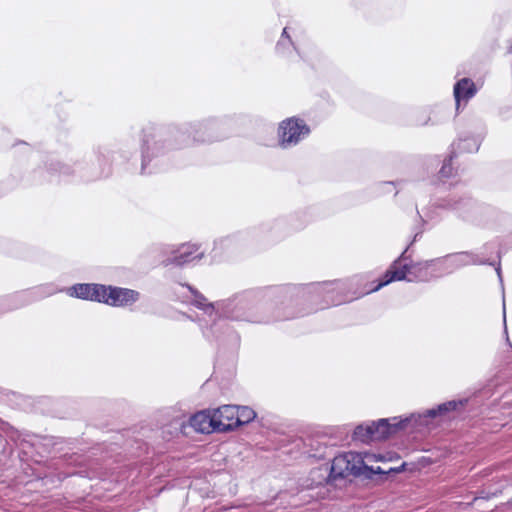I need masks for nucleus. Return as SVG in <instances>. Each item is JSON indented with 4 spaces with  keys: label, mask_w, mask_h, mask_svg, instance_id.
<instances>
[{
    "label": "nucleus",
    "mask_w": 512,
    "mask_h": 512,
    "mask_svg": "<svg viewBox=\"0 0 512 512\" xmlns=\"http://www.w3.org/2000/svg\"><path fill=\"white\" fill-rule=\"evenodd\" d=\"M212 412L217 431L224 432L237 428L236 405H223L217 409H214Z\"/></svg>",
    "instance_id": "obj_8"
},
{
    "label": "nucleus",
    "mask_w": 512,
    "mask_h": 512,
    "mask_svg": "<svg viewBox=\"0 0 512 512\" xmlns=\"http://www.w3.org/2000/svg\"><path fill=\"white\" fill-rule=\"evenodd\" d=\"M353 437L355 440L361 442H370L372 441L370 424H362L356 427L353 433Z\"/></svg>",
    "instance_id": "obj_15"
},
{
    "label": "nucleus",
    "mask_w": 512,
    "mask_h": 512,
    "mask_svg": "<svg viewBox=\"0 0 512 512\" xmlns=\"http://www.w3.org/2000/svg\"><path fill=\"white\" fill-rule=\"evenodd\" d=\"M310 134V128L304 120L291 117L283 120L278 126V142L280 147L288 149L296 146Z\"/></svg>",
    "instance_id": "obj_2"
},
{
    "label": "nucleus",
    "mask_w": 512,
    "mask_h": 512,
    "mask_svg": "<svg viewBox=\"0 0 512 512\" xmlns=\"http://www.w3.org/2000/svg\"><path fill=\"white\" fill-rule=\"evenodd\" d=\"M200 130H201V127H199V129H195V135H194V140L195 141H198V142H205V141H210L211 140V137L209 136H204V134L200 133Z\"/></svg>",
    "instance_id": "obj_18"
},
{
    "label": "nucleus",
    "mask_w": 512,
    "mask_h": 512,
    "mask_svg": "<svg viewBox=\"0 0 512 512\" xmlns=\"http://www.w3.org/2000/svg\"><path fill=\"white\" fill-rule=\"evenodd\" d=\"M100 303L113 307H126L133 305L140 298V293L133 289L104 285Z\"/></svg>",
    "instance_id": "obj_5"
},
{
    "label": "nucleus",
    "mask_w": 512,
    "mask_h": 512,
    "mask_svg": "<svg viewBox=\"0 0 512 512\" xmlns=\"http://www.w3.org/2000/svg\"><path fill=\"white\" fill-rule=\"evenodd\" d=\"M440 270L438 266V261L430 260L425 262H420L412 265L401 264L399 260L395 261L391 267L387 270L384 275L383 280L373 289L365 292L366 294L374 291H378L380 288L388 285L392 281H400V280H421L427 281L431 277L435 276L434 271Z\"/></svg>",
    "instance_id": "obj_1"
},
{
    "label": "nucleus",
    "mask_w": 512,
    "mask_h": 512,
    "mask_svg": "<svg viewBox=\"0 0 512 512\" xmlns=\"http://www.w3.org/2000/svg\"><path fill=\"white\" fill-rule=\"evenodd\" d=\"M465 402V400H452L440 404L437 408L426 410L423 414H421V419L415 422V428L428 425V418H434L439 415H445L450 411L456 410L460 406H464ZM417 415H420V413H418Z\"/></svg>",
    "instance_id": "obj_10"
},
{
    "label": "nucleus",
    "mask_w": 512,
    "mask_h": 512,
    "mask_svg": "<svg viewBox=\"0 0 512 512\" xmlns=\"http://www.w3.org/2000/svg\"><path fill=\"white\" fill-rule=\"evenodd\" d=\"M190 426L200 433L217 431L212 411H200L190 417Z\"/></svg>",
    "instance_id": "obj_11"
},
{
    "label": "nucleus",
    "mask_w": 512,
    "mask_h": 512,
    "mask_svg": "<svg viewBox=\"0 0 512 512\" xmlns=\"http://www.w3.org/2000/svg\"><path fill=\"white\" fill-rule=\"evenodd\" d=\"M506 305L505 302H503V310L505 311Z\"/></svg>",
    "instance_id": "obj_20"
},
{
    "label": "nucleus",
    "mask_w": 512,
    "mask_h": 512,
    "mask_svg": "<svg viewBox=\"0 0 512 512\" xmlns=\"http://www.w3.org/2000/svg\"><path fill=\"white\" fill-rule=\"evenodd\" d=\"M193 302L197 307L204 310L209 315H212L214 312H216L215 305L208 302L207 299L199 293L194 294Z\"/></svg>",
    "instance_id": "obj_16"
},
{
    "label": "nucleus",
    "mask_w": 512,
    "mask_h": 512,
    "mask_svg": "<svg viewBox=\"0 0 512 512\" xmlns=\"http://www.w3.org/2000/svg\"><path fill=\"white\" fill-rule=\"evenodd\" d=\"M255 417L256 413L252 408L248 406H237V427L250 423Z\"/></svg>",
    "instance_id": "obj_14"
},
{
    "label": "nucleus",
    "mask_w": 512,
    "mask_h": 512,
    "mask_svg": "<svg viewBox=\"0 0 512 512\" xmlns=\"http://www.w3.org/2000/svg\"><path fill=\"white\" fill-rule=\"evenodd\" d=\"M104 291L102 284H76L67 289V294L83 300L100 302Z\"/></svg>",
    "instance_id": "obj_9"
},
{
    "label": "nucleus",
    "mask_w": 512,
    "mask_h": 512,
    "mask_svg": "<svg viewBox=\"0 0 512 512\" xmlns=\"http://www.w3.org/2000/svg\"><path fill=\"white\" fill-rule=\"evenodd\" d=\"M437 261L440 270L449 271L476 263L475 257L469 253H458L442 259H437Z\"/></svg>",
    "instance_id": "obj_12"
},
{
    "label": "nucleus",
    "mask_w": 512,
    "mask_h": 512,
    "mask_svg": "<svg viewBox=\"0 0 512 512\" xmlns=\"http://www.w3.org/2000/svg\"><path fill=\"white\" fill-rule=\"evenodd\" d=\"M282 37H287V39H289V37L287 36V29L286 28L283 30Z\"/></svg>",
    "instance_id": "obj_19"
},
{
    "label": "nucleus",
    "mask_w": 512,
    "mask_h": 512,
    "mask_svg": "<svg viewBox=\"0 0 512 512\" xmlns=\"http://www.w3.org/2000/svg\"><path fill=\"white\" fill-rule=\"evenodd\" d=\"M421 417V415L411 414L405 418L394 417L391 419H380L377 422L369 423L372 441L384 440L409 426L415 428V422L420 420Z\"/></svg>",
    "instance_id": "obj_3"
},
{
    "label": "nucleus",
    "mask_w": 512,
    "mask_h": 512,
    "mask_svg": "<svg viewBox=\"0 0 512 512\" xmlns=\"http://www.w3.org/2000/svg\"><path fill=\"white\" fill-rule=\"evenodd\" d=\"M452 159L449 158V159H446L444 162H443V165L440 169V176L442 178H448L452 175L453 173V167H452V163H451Z\"/></svg>",
    "instance_id": "obj_17"
},
{
    "label": "nucleus",
    "mask_w": 512,
    "mask_h": 512,
    "mask_svg": "<svg viewBox=\"0 0 512 512\" xmlns=\"http://www.w3.org/2000/svg\"><path fill=\"white\" fill-rule=\"evenodd\" d=\"M199 246L196 244H182L176 248H170L166 253L167 257L162 261L163 265H175V266H183L195 259H201L203 253H199L196 256H193L196 252H198Z\"/></svg>",
    "instance_id": "obj_7"
},
{
    "label": "nucleus",
    "mask_w": 512,
    "mask_h": 512,
    "mask_svg": "<svg viewBox=\"0 0 512 512\" xmlns=\"http://www.w3.org/2000/svg\"><path fill=\"white\" fill-rule=\"evenodd\" d=\"M359 456V475L370 476L371 474H384L388 472H401L404 470L405 463L397 468H389L388 470L383 469L380 466L375 465L378 462H389L396 458L393 454H374V453H358Z\"/></svg>",
    "instance_id": "obj_4"
},
{
    "label": "nucleus",
    "mask_w": 512,
    "mask_h": 512,
    "mask_svg": "<svg viewBox=\"0 0 512 512\" xmlns=\"http://www.w3.org/2000/svg\"><path fill=\"white\" fill-rule=\"evenodd\" d=\"M359 456L356 452H348L336 456L331 464L330 476L332 478L346 477L349 475L359 476Z\"/></svg>",
    "instance_id": "obj_6"
},
{
    "label": "nucleus",
    "mask_w": 512,
    "mask_h": 512,
    "mask_svg": "<svg viewBox=\"0 0 512 512\" xmlns=\"http://www.w3.org/2000/svg\"><path fill=\"white\" fill-rule=\"evenodd\" d=\"M454 98L456 101V109H459L461 100H469L476 94L474 82L469 78H463L454 85Z\"/></svg>",
    "instance_id": "obj_13"
}]
</instances>
